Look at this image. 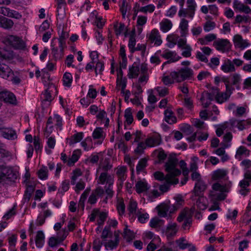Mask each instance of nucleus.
<instances>
[{"mask_svg": "<svg viewBox=\"0 0 251 251\" xmlns=\"http://www.w3.org/2000/svg\"><path fill=\"white\" fill-rule=\"evenodd\" d=\"M73 77L69 73H65L63 76L64 85L67 87H70L72 82Z\"/></svg>", "mask_w": 251, "mask_h": 251, "instance_id": "44", "label": "nucleus"}, {"mask_svg": "<svg viewBox=\"0 0 251 251\" xmlns=\"http://www.w3.org/2000/svg\"><path fill=\"white\" fill-rule=\"evenodd\" d=\"M229 42L227 39H219L214 42L213 45L218 50L225 51L229 48Z\"/></svg>", "mask_w": 251, "mask_h": 251, "instance_id": "13", "label": "nucleus"}, {"mask_svg": "<svg viewBox=\"0 0 251 251\" xmlns=\"http://www.w3.org/2000/svg\"><path fill=\"white\" fill-rule=\"evenodd\" d=\"M99 180L100 181L99 183L103 184L105 182L107 183L110 184L112 182L113 183V180L112 176L108 175L106 172L101 173L99 176Z\"/></svg>", "mask_w": 251, "mask_h": 251, "instance_id": "27", "label": "nucleus"}, {"mask_svg": "<svg viewBox=\"0 0 251 251\" xmlns=\"http://www.w3.org/2000/svg\"><path fill=\"white\" fill-rule=\"evenodd\" d=\"M170 182H167L163 185L159 186V190L163 193L167 192L170 189L171 184H176L178 183V179L177 178H171Z\"/></svg>", "mask_w": 251, "mask_h": 251, "instance_id": "29", "label": "nucleus"}, {"mask_svg": "<svg viewBox=\"0 0 251 251\" xmlns=\"http://www.w3.org/2000/svg\"><path fill=\"white\" fill-rule=\"evenodd\" d=\"M51 53L55 60L61 59L64 55V49L66 47L61 46L59 44L58 46H55V44L51 43Z\"/></svg>", "mask_w": 251, "mask_h": 251, "instance_id": "10", "label": "nucleus"}, {"mask_svg": "<svg viewBox=\"0 0 251 251\" xmlns=\"http://www.w3.org/2000/svg\"><path fill=\"white\" fill-rule=\"evenodd\" d=\"M139 67L135 63H134L132 66L129 67L127 76L129 78L137 77L139 75Z\"/></svg>", "mask_w": 251, "mask_h": 251, "instance_id": "25", "label": "nucleus"}, {"mask_svg": "<svg viewBox=\"0 0 251 251\" xmlns=\"http://www.w3.org/2000/svg\"><path fill=\"white\" fill-rule=\"evenodd\" d=\"M215 27V23L213 22L207 21L204 25V30L206 32H208L213 29Z\"/></svg>", "mask_w": 251, "mask_h": 251, "instance_id": "62", "label": "nucleus"}, {"mask_svg": "<svg viewBox=\"0 0 251 251\" xmlns=\"http://www.w3.org/2000/svg\"><path fill=\"white\" fill-rule=\"evenodd\" d=\"M160 29L164 32H166L171 29L172 23L167 19L163 20L160 23Z\"/></svg>", "mask_w": 251, "mask_h": 251, "instance_id": "31", "label": "nucleus"}, {"mask_svg": "<svg viewBox=\"0 0 251 251\" xmlns=\"http://www.w3.org/2000/svg\"><path fill=\"white\" fill-rule=\"evenodd\" d=\"M13 75L12 70L5 64H0V76L7 79L10 75Z\"/></svg>", "mask_w": 251, "mask_h": 251, "instance_id": "16", "label": "nucleus"}, {"mask_svg": "<svg viewBox=\"0 0 251 251\" xmlns=\"http://www.w3.org/2000/svg\"><path fill=\"white\" fill-rule=\"evenodd\" d=\"M45 243V235L42 230H39L37 232L35 237V244L37 248H42Z\"/></svg>", "mask_w": 251, "mask_h": 251, "instance_id": "22", "label": "nucleus"}, {"mask_svg": "<svg viewBox=\"0 0 251 251\" xmlns=\"http://www.w3.org/2000/svg\"><path fill=\"white\" fill-rule=\"evenodd\" d=\"M4 173L5 175V180H8L10 181H14L17 179V174L9 167H4Z\"/></svg>", "mask_w": 251, "mask_h": 251, "instance_id": "23", "label": "nucleus"}, {"mask_svg": "<svg viewBox=\"0 0 251 251\" xmlns=\"http://www.w3.org/2000/svg\"><path fill=\"white\" fill-rule=\"evenodd\" d=\"M183 49L184 50L182 53V56L185 57H189L191 56L192 51L191 47L189 45H186L183 48Z\"/></svg>", "mask_w": 251, "mask_h": 251, "instance_id": "60", "label": "nucleus"}, {"mask_svg": "<svg viewBox=\"0 0 251 251\" xmlns=\"http://www.w3.org/2000/svg\"><path fill=\"white\" fill-rule=\"evenodd\" d=\"M177 163L178 159L175 156L170 155L168 161L165 164L166 171L168 174L165 176L163 173L161 172H155L153 174L155 179L159 181L165 180L167 182H170L171 178H173L174 176L180 175L181 174L180 170L176 168Z\"/></svg>", "mask_w": 251, "mask_h": 251, "instance_id": "1", "label": "nucleus"}, {"mask_svg": "<svg viewBox=\"0 0 251 251\" xmlns=\"http://www.w3.org/2000/svg\"><path fill=\"white\" fill-rule=\"evenodd\" d=\"M161 55L166 59H170L168 62H174L180 58V57L177 56L176 53L175 51L169 50L164 51Z\"/></svg>", "mask_w": 251, "mask_h": 251, "instance_id": "19", "label": "nucleus"}, {"mask_svg": "<svg viewBox=\"0 0 251 251\" xmlns=\"http://www.w3.org/2000/svg\"><path fill=\"white\" fill-rule=\"evenodd\" d=\"M165 121L169 124H173L176 122V118L172 110L166 109L164 112Z\"/></svg>", "mask_w": 251, "mask_h": 251, "instance_id": "28", "label": "nucleus"}, {"mask_svg": "<svg viewBox=\"0 0 251 251\" xmlns=\"http://www.w3.org/2000/svg\"><path fill=\"white\" fill-rule=\"evenodd\" d=\"M176 202L173 204H171L172 206L176 208V211L180 208L183 203V200L181 196H177L175 198Z\"/></svg>", "mask_w": 251, "mask_h": 251, "instance_id": "56", "label": "nucleus"}, {"mask_svg": "<svg viewBox=\"0 0 251 251\" xmlns=\"http://www.w3.org/2000/svg\"><path fill=\"white\" fill-rule=\"evenodd\" d=\"M2 60H10L14 58L13 51L11 50L2 49Z\"/></svg>", "mask_w": 251, "mask_h": 251, "instance_id": "40", "label": "nucleus"}, {"mask_svg": "<svg viewBox=\"0 0 251 251\" xmlns=\"http://www.w3.org/2000/svg\"><path fill=\"white\" fill-rule=\"evenodd\" d=\"M206 185L203 180L196 182L193 192L195 196H199L200 197L197 201V205L200 203L202 193L206 190Z\"/></svg>", "mask_w": 251, "mask_h": 251, "instance_id": "8", "label": "nucleus"}, {"mask_svg": "<svg viewBox=\"0 0 251 251\" xmlns=\"http://www.w3.org/2000/svg\"><path fill=\"white\" fill-rule=\"evenodd\" d=\"M103 245V242H101L99 239H95L93 242L94 251H100L101 246Z\"/></svg>", "mask_w": 251, "mask_h": 251, "instance_id": "59", "label": "nucleus"}, {"mask_svg": "<svg viewBox=\"0 0 251 251\" xmlns=\"http://www.w3.org/2000/svg\"><path fill=\"white\" fill-rule=\"evenodd\" d=\"M176 243L180 249L184 250L190 247V244L188 243L184 238H180L176 241Z\"/></svg>", "mask_w": 251, "mask_h": 251, "instance_id": "41", "label": "nucleus"}, {"mask_svg": "<svg viewBox=\"0 0 251 251\" xmlns=\"http://www.w3.org/2000/svg\"><path fill=\"white\" fill-rule=\"evenodd\" d=\"M95 55L93 54V53L92 52L91 53L90 57H91V59H92V62H91L89 63H88L86 65V67H85V69L86 70H89L92 69V68H94V64L97 61L98 58V54H96V57H95Z\"/></svg>", "mask_w": 251, "mask_h": 251, "instance_id": "51", "label": "nucleus"}, {"mask_svg": "<svg viewBox=\"0 0 251 251\" xmlns=\"http://www.w3.org/2000/svg\"><path fill=\"white\" fill-rule=\"evenodd\" d=\"M196 57L201 61L204 62L205 63H207L208 61L206 55L202 52L197 51Z\"/></svg>", "mask_w": 251, "mask_h": 251, "instance_id": "63", "label": "nucleus"}, {"mask_svg": "<svg viewBox=\"0 0 251 251\" xmlns=\"http://www.w3.org/2000/svg\"><path fill=\"white\" fill-rule=\"evenodd\" d=\"M148 159L146 158L141 159L136 166V172L139 174L143 171L147 166Z\"/></svg>", "mask_w": 251, "mask_h": 251, "instance_id": "38", "label": "nucleus"}, {"mask_svg": "<svg viewBox=\"0 0 251 251\" xmlns=\"http://www.w3.org/2000/svg\"><path fill=\"white\" fill-rule=\"evenodd\" d=\"M137 208V203L136 201L130 200L129 201V205L128 206V209L130 214H135Z\"/></svg>", "mask_w": 251, "mask_h": 251, "instance_id": "47", "label": "nucleus"}, {"mask_svg": "<svg viewBox=\"0 0 251 251\" xmlns=\"http://www.w3.org/2000/svg\"><path fill=\"white\" fill-rule=\"evenodd\" d=\"M79 158V155L76 153V151H74L71 158H69L67 161V165L69 166L73 165Z\"/></svg>", "mask_w": 251, "mask_h": 251, "instance_id": "49", "label": "nucleus"}, {"mask_svg": "<svg viewBox=\"0 0 251 251\" xmlns=\"http://www.w3.org/2000/svg\"><path fill=\"white\" fill-rule=\"evenodd\" d=\"M187 3L188 5L187 9L190 12L189 13V17L192 19L193 18L195 14L196 4L195 2V0H187Z\"/></svg>", "mask_w": 251, "mask_h": 251, "instance_id": "37", "label": "nucleus"}, {"mask_svg": "<svg viewBox=\"0 0 251 251\" xmlns=\"http://www.w3.org/2000/svg\"><path fill=\"white\" fill-rule=\"evenodd\" d=\"M194 75L193 71L190 68L186 67L177 71H173L170 73V76L176 82H181L186 79H191Z\"/></svg>", "mask_w": 251, "mask_h": 251, "instance_id": "2", "label": "nucleus"}, {"mask_svg": "<svg viewBox=\"0 0 251 251\" xmlns=\"http://www.w3.org/2000/svg\"><path fill=\"white\" fill-rule=\"evenodd\" d=\"M188 21L185 19H182L179 24V28L180 29L181 36L184 37L188 32Z\"/></svg>", "mask_w": 251, "mask_h": 251, "instance_id": "30", "label": "nucleus"}, {"mask_svg": "<svg viewBox=\"0 0 251 251\" xmlns=\"http://www.w3.org/2000/svg\"><path fill=\"white\" fill-rule=\"evenodd\" d=\"M226 175V173L225 171L219 169L213 173L212 178L215 180H217L223 178Z\"/></svg>", "mask_w": 251, "mask_h": 251, "instance_id": "42", "label": "nucleus"}, {"mask_svg": "<svg viewBox=\"0 0 251 251\" xmlns=\"http://www.w3.org/2000/svg\"><path fill=\"white\" fill-rule=\"evenodd\" d=\"M114 240H110L108 242H103V245L106 250H112L116 249L120 242V235L119 232L115 231L114 233Z\"/></svg>", "mask_w": 251, "mask_h": 251, "instance_id": "11", "label": "nucleus"}, {"mask_svg": "<svg viewBox=\"0 0 251 251\" xmlns=\"http://www.w3.org/2000/svg\"><path fill=\"white\" fill-rule=\"evenodd\" d=\"M38 177L41 179H46L48 177V170L47 167H44L40 169L38 172Z\"/></svg>", "mask_w": 251, "mask_h": 251, "instance_id": "54", "label": "nucleus"}, {"mask_svg": "<svg viewBox=\"0 0 251 251\" xmlns=\"http://www.w3.org/2000/svg\"><path fill=\"white\" fill-rule=\"evenodd\" d=\"M231 94V93H230L229 92H226V90L225 92H219L217 96L216 97V100L218 102L222 103L227 100Z\"/></svg>", "mask_w": 251, "mask_h": 251, "instance_id": "33", "label": "nucleus"}, {"mask_svg": "<svg viewBox=\"0 0 251 251\" xmlns=\"http://www.w3.org/2000/svg\"><path fill=\"white\" fill-rule=\"evenodd\" d=\"M56 89L54 84L49 83L48 88L42 93L41 95V99L42 100V103L48 101L50 102L53 99L52 95L56 94Z\"/></svg>", "mask_w": 251, "mask_h": 251, "instance_id": "6", "label": "nucleus"}, {"mask_svg": "<svg viewBox=\"0 0 251 251\" xmlns=\"http://www.w3.org/2000/svg\"><path fill=\"white\" fill-rule=\"evenodd\" d=\"M193 211L189 209L188 208H185L179 213L177 218V221L180 223L184 220V222L182 225V228L186 230L191 226L192 224V217Z\"/></svg>", "mask_w": 251, "mask_h": 251, "instance_id": "4", "label": "nucleus"}, {"mask_svg": "<svg viewBox=\"0 0 251 251\" xmlns=\"http://www.w3.org/2000/svg\"><path fill=\"white\" fill-rule=\"evenodd\" d=\"M2 42L6 45H10L16 49H24L25 47V42L21 38L13 35H8L4 37Z\"/></svg>", "mask_w": 251, "mask_h": 251, "instance_id": "5", "label": "nucleus"}, {"mask_svg": "<svg viewBox=\"0 0 251 251\" xmlns=\"http://www.w3.org/2000/svg\"><path fill=\"white\" fill-rule=\"evenodd\" d=\"M68 33L63 31L58 39L59 44L61 45V46H66L65 40L68 37Z\"/></svg>", "mask_w": 251, "mask_h": 251, "instance_id": "61", "label": "nucleus"}, {"mask_svg": "<svg viewBox=\"0 0 251 251\" xmlns=\"http://www.w3.org/2000/svg\"><path fill=\"white\" fill-rule=\"evenodd\" d=\"M13 24L14 23L11 20L2 17L0 22V27L4 29H10L13 26Z\"/></svg>", "mask_w": 251, "mask_h": 251, "instance_id": "35", "label": "nucleus"}, {"mask_svg": "<svg viewBox=\"0 0 251 251\" xmlns=\"http://www.w3.org/2000/svg\"><path fill=\"white\" fill-rule=\"evenodd\" d=\"M159 217L171 219L172 214L176 211V208H174L169 203H162L157 206L155 208Z\"/></svg>", "mask_w": 251, "mask_h": 251, "instance_id": "3", "label": "nucleus"}, {"mask_svg": "<svg viewBox=\"0 0 251 251\" xmlns=\"http://www.w3.org/2000/svg\"><path fill=\"white\" fill-rule=\"evenodd\" d=\"M0 13L5 16L16 19H19L21 17V15L19 12L15 10H11L9 8L5 7H0Z\"/></svg>", "mask_w": 251, "mask_h": 251, "instance_id": "15", "label": "nucleus"}, {"mask_svg": "<svg viewBox=\"0 0 251 251\" xmlns=\"http://www.w3.org/2000/svg\"><path fill=\"white\" fill-rule=\"evenodd\" d=\"M114 28L115 30V32L116 35H120L125 30V25L124 23H118V22H116L114 24Z\"/></svg>", "mask_w": 251, "mask_h": 251, "instance_id": "39", "label": "nucleus"}, {"mask_svg": "<svg viewBox=\"0 0 251 251\" xmlns=\"http://www.w3.org/2000/svg\"><path fill=\"white\" fill-rule=\"evenodd\" d=\"M222 81L223 82L225 85L226 88V92H229L230 93H232L233 90H234V88L230 86L229 85V80L228 77H222Z\"/></svg>", "mask_w": 251, "mask_h": 251, "instance_id": "57", "label": "nucleus"}, {"mask_svg": "<svg viewBox=\"0 0 251 251\" xmlns=\"http://www.w3.org/2000/svg\"><path fill=\"white\" fill-rule=\"evenodd\" d=\"M57 237H51L48 242L49 246L51 248L56 246L62 243L68 235V231L66 229H63L58 233Z\"/></svg>", "mask_w": 251, "mask_h": 251, "instance_id": "7", "label": "nucleus"}, {"mask_svg": "<svg viewBox=\"0 0 251 251\" xmlns=\"http://www.w3.org/2000/svg\"><path fill=\"white\" fill-rule=\"evenodd\" d=\"M221 70L225 73H231L235 71V68L233 62L230 59H226L224 61L221 66Z\"/></svg>", "mask_w": 251, "mask_h": 251, "instance_id": "18", "label": "nucleus"}, {"mask_svg": "<svg viewBox=\"0 0 251 251\" xmlns=\"http://www.w3.org/2000/svg\"><path fill=\"white\" fill-rule=\"evenodd\" d=\"M212 188L215 191H219L222 192H228L229 188L226 185H222L219 183H215L212 185Z\"/></svg>", "mask_w": 251, "mask_h": 251, "instance_id": "43", "label": "nucleus"}, {"mask_svg": "<svg viewBox=\"0 0 251 251\" xmlns=\"http://www.w3.org/2000/svg\"><path fill=\"white\" fill-rule=\"evenodd\" d=\"M2 135L3 137L9 140H14L17 137L15 131L10 128L3 130L2 131Z\"/></svg>", "mask_w": 251, "mask_h": 251, "instance_id": "26", "label": "nucleus"}, {"mask_svg": "<svg viewBox=\"0 0 251 251\" xmlns=\"http://www.w3.org/2000/svg\"><path fill=\"white\" fill-rule=\"evenodd\" d=\"M179 227L177 224L170 222L168 224L165 234L168 238L175 236L178 231Z\"/></svg>", "mask_w": 251, "mask_h": 251, "instance_id": "12", "label": "nucleus"}, {"mask_svg": "<svg viewBox=\"0 0 251 251\" xmlns=\"http://www.w3.org/2000/svg\"><path fill=\"white\" fill-rule=\"evenodd\" d=\"M124 237L128 241L132 240L134 237L133 232L128 229L127 226L124 229Z\"/></svg>", "mask_w": 251, "mask_h": 251, "instance_id": "53", "label": "nucleus"}, {"mask_svg": "<svg viewBox=\"0 0 251 251\" xmlns=\"http://www.w3.org/2000/svg\"><path fill=\"white\" fill-rule=\"evenodd\" d=\"M214 97L211 94V93L210 92H204L201 94V101H205L206 100H209L210 101H212L213 100Z\"/></svg>", "mask_w": 251, "mask_h": 251, "instance_id": "55", "label": "nucleus"}, {"mask_svg": "<svg viewBox=\"0 0 251 251\" xmlns=\"http://www.w3.org/2000/svg\"><path fill=\"white\" fill-rule=\"evenodd\" d=\"M117 85L121 87V91L122 93H124L125 89L126 86L127 79L126 77L120 78L117 79Z\"/></svg>", "mask_w": 251, "mask_h": 251, "instance_id": "48", "label": "nucleus"}, {"mask_svg": "<svg viewBox=\"0 0 251 251\" xmlns=\"http://www.w3.org/2000/svg\"><path fill=\"white\" fill-rule=\"evenodd\" d=\"M99 216V220H98V224L100 226H102L104 221H105L107 217V214L106 212H100L98 214Z\"/></svg>", "mask_w": 251, "mask_h": 251, "instance_id": "52", "label": "nucleus"}, {"mask_svg": "<svg viewBox=\"0 0 251 251\" xmlns=\"http://www.w3.org/2000/svg\"><path fill=\"white\" fill-rule=\"evenodd\" d=\"M149 39L151 43H154V45L157 46H160L162 43L159 31L156 29L151 30Z\"/></svg>", "mask_w": 251, "mask_h": 251, "instance_id": "14", "label": "nucleus"}, {"mask_svg": "<svg viewBox=\"0 0 251 251\" xmlns=\"http://www.w3.org/2000/svg\"><path fill=\"white\" fill-rule=\"evenodd\" d=\"M233 41L235 46L241 49H244L249 45L247 41L244 40L242 36L239 34L235 35L234 36Z\"/></svg>", "mask_w": 251, "mask_h": 251, "instance_id": "17", "label": "nucleus"}, {"mask_svg": "<svg viewBox=\"0 0 251 251\" xmlns=\"http://www.w3.org/2000/svg\"><path fill=\"white\" fill-rule=\"evenodd\" d=\"M83 133L82 132H78L75 134L70 138H67V140L69 141V144L70 146L74 145L75 143L80 142L83 138Z\"/></svg>", "mask_w": 251, "mask_h": 251, "instance_id": "32", "label": "nucleus"}, {"mask_svg": "<svg viewBox=\"0 0 251 251\" xmlns=\"http://www.w3.org/2000/svg\"><path fill=\"white\" fill-rule=\"evenodd\" d=\"M249 126H251V120H239L237 128L240 130H243Z\"/></svg>", "mask_w": 251, "mask_h": 251, "instance_id": "50", "label": "nucleus"}, {"mask_svg": "<svg viewBox=\"0 0 251 251\" xmlns=\"http://www.w3.org/2000/svg\"><path fill=\"white\" fill-rule=\"evenodd\" d=\"M0 99L2 100L6 103L13 105L17 104V100L15 96L12 93L8 91H0Z\"/></svg>", "mask_w": 251, "mask_h": 251, "instance_id": "9", "label": "nucleus"}, {"mask_svg": "<svg viewBox=\"0 0 251 251\" xmlns=\"http://www.w3.org/2000/svg\"><path fill=\"white\" fill-rule=\"evenodd\" d=\"M155 89L160 97H164L168 94V89L167 88L157 87Z\"/></svg>", "mask_w": 251, "mask_h": 251, "instance_id": "64", "label": "nucleus"}, {"mask_svg": "<svg viewBox=\"0 0 251 251\" xmlns=\"http://www.w3.org/2000/svg\"><path fill=\"white\" fill-rule=\"evenodd\" d=\"M135 188L136 192L140 194L148 190L149 187L148 184L144 180L138 181L135 184Z\"/></svg>", "mask_w": 251, "mask_h": 251, "instance_id": "21", "label": "nucleus"}, {"mask_svg": "<svg viewBox=\"0 0 251 251\" xmlns=\"http://www.w3.org/2000/svg\"><path fill=\"white\" fill-rule=\"evenodd\" d=\"M126 168L125 167H121L117 169L116 175L118 177V179L121 181L120 184L122 185L123 182L126 179L125 173L126 172Z\"/></svg>", "mask_w": 251, "mask_h": 251, "instance_id": "34", "label": "nucleus"}, {"mask_svg": "<svg viewBox=\"0 0 251 251\" xmlns=\"http://www.w3.org/2000/svg\"><path fill=\"white\" fill-rule=\"evenodd\" d=\"M161 141L158 137H151L146 140V145L148 147H153L160 144Z\"/></svg>", "mask_w": 251, "mask_h": 251, "instance_id": "24", "label": "nucleus"}, {"mask_svg": "<svg viewBox=\"0 0 251 251\" xmlns=\"http://www.w3.org/2000/svg\"><path fill=\"white\" fill-rule=\"evenodd\" d=\"M164 224V221L158 218H152L150 223V226L153 228L160 227Z\"/></svg>", "mask_w": 251, "mask_h": 251, "instance_id": "36", "label": "nucleus"}, {"mask_svg": "<svg viewBox=\"0 0 251 251\" xmlns=\"http://www.w3.org/2000/svg\"><path fill=\"white\" fill-rule=\"evenodd\" d=\"M102 128L101 127H97L93 133V137L94 139H100L102 137Z\"/></svg>", "mask_w": 251, "mask_h": 251, "instance_id": "58", "label": "nucleus"}, {"mask_svg": "<svg viewBox=\"0 0 251 251\" xmlns=\"http://www.w3.org/2000/svg\"><path fill=\"white\" fill-rule=\"evenodd\" d=\"M112 235V232L111 230L110 226H105L102 230L101 238L102 239H106L111 238Z\"/></svg>", "mask_w": 251, "mask_h": 251, "instance_id": "46", "label": "nucleus"}, {"mask_svg": "<svg viewBox=\"0 0 251 251\" xmlns=\"http://www.w3.org/2000/svg\"><path fill=\"white\" fill-rule=\"evenodd\" d=\"M250 155V151L244 146H240L237 150L235 157L239 160L242 159V156H248Z\"/></svg>", "mask_w": 251, "mask_h": 251, "instance_id": "20", "label": "nucleus"}, {"mask_svg": "<svg viewBox=\"0 0 251 251\" xmlns=\"http://www.w3.org/2000/svg\"><path fill=\"white\" fill-rule=\"evenodd\" d=\"M125 117L128 125H130L133 121V117L130 108H127L125 112Z\"/></svg>", "mask_w": 251, "mask_h": 251, "instance_id": "45", "label": "nucleus"}]
</instances>
